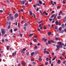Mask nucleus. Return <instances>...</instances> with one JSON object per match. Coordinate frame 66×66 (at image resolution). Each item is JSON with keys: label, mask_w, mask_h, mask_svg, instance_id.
Listing matches in <instances>:
<instances>
[{"label": "nucleus", "mask_w": 66, "mask_h": 66, "mask_svg": "<svg viewBox=\"0 0 66 66\" xmlns=\"http://www.w3.org/2000/svg\"><path fill=\"white\" fill-rule=\"evenodd\" d=\"M2 33V35H3L4 34H5V31L4 29H3L1 30Z\"/></svg>", "instance_id": "f257e3e1"}, {"label": "nucleus", "mask_w": 66, "mask_h": 66, "mask_svg": "<svg viewBox=\"0 0 66 66\" xmlns=\"http://www.w3.org/2000/svg\"><path fill=\"white\" fill-rule=\"evenodd\" d=\"M55 23L56 25H59V24L60 26H61V23L60 22H59L58 21H57L55 22Z\"/></svg>", "instance_id": "f03ea898"}, {"label": "nucleus", "mask_w": 66, "mask_h": 66, "mask_svg": "<svg viewBox=\"0 0 66 66\" xmlns=\"http://www.w3.org/2000/svg\"><path fill=\"white\" fill-rule=\"evenodd\" d=\"M60 46L59 45H56V46L57 47V49H56V50H59V49H60Z\"/></svg>", "instance_id": "7ed1b4c3"}, {"label": "nucleus", "mask_w": 66, "mask_h": 66, "mask_svg": "<svg viewBox=\"0 0 66 66\" xmlns=\"http://www.w3.org/2000/svg\"><path fill=\"white\" fill-rule=\"evenodd\" d=\"M20 2H21V4L22 5L24 4V3H25V2H26V0L22 1V2H21V1H20Z\"/></svg>", "instance_id": "20e7f679"}, {"label": "nucleus", "mask_w": 66, "mask_h": 66, "mask_svg": "<svg viewBox=\"0 0 66 66\" xmlns=\"http://www.w3.org/2000/svg\"><path fill=\"white\" fill-rule=\"evenodd\" d=\"M58 44L59 46H61V47L62 48V42H58Z\"/></svg>", "instance_id": "39448f33"}, {"label": "nucleus", "mask_w": 66, "mask_h": 66, "mask_svg": "<svg viewBox=\"0 0 66 66\" xmlns=\"http://www.w3.org/2000/svg\"><path fill=\"white\" fill-rule=\"evenodd\" d=\"M15 55H16V52H15L14 53H12V56H14Z\"/></svg>", "instance_id": "423d86ee"}, {"label": "nucleus", "mask_w": 66, "mask_h": 66, "mask_svg": "<svg viewBox=\"0 0 66 66\" xmlns=\"http://www.w3.org/2000/svg\"><path fill=\"white\" fill-rule=\"evenodd\" d=\"M14 17L15 18H17L18 17V14L17 13L15 14L14 15Z\"/></svg>", "instance_id": "0eeeda50"}, {"label": "nucleus", "mask_w": 66, "mask_h": 66, "mask_svg": "<svg viewBox=\"0 0 66 66\" xmlns=\"http://www.w3.org/2000/svg\"><path fill=\"white\" fill-rule=\"evenodd\" d=\"M10 19L11 20H13L14 19V17L13 16H11L10 17Z\"/></svg>", "instance_id": "6e6552de"}, {"label": "nucleus", "mask_w": 66, "mask_h": 66, "mask_svg": "<svg viewBox=\"0 0 66 66\" xmlns=\"http://www.w3.org/2000/svg\"><path fill=\"white\" fill-rule=\"evenodd\" d=\"M21 52L23 54H24V53H25V51H24L23 50H22L21 51Z\"/></svg>", "instance_id": "1a4fd4ad"}, {"label": "nucleus", "mask_w": 66, "mask_h": 66, "mask_svg": "<svg viewBox=\"0 0 66 66\" xmlns=\"http://www.w3.org/2000/svg\"><path fill=\"white\" fill-rule=\"evenodd\" d=\"M60 63H61V60H58L57 61V63L58 64H60Z\"/></svg>", "instance_id": "9d476101"}, {"label": "nucleus", "mask_w": 66, "mask_h": 66, "mask_svg": "<svg viewBox=\"0 0 66 66\" xmlns=\"http://www.w3.org/2000/svg\"><path fill=\"white\" fill-rule=\"evenodd\" d=\"M39 4H42L43 3H42V1H41L40 0H39Z\"/></svg>", "instance_id": "9b49d317"}, {"label": "nucleus", "mask_w": 66, "mask_h": 66, "mask_svg": "<svg viewBox=\"0 0 66 66\" xmlns=\"http://www.w3.org/2000/svg\"><path fill=\"white\" fill-rule=\"evenodd\" d=\"M22 65H26V63L25 62H23L22 63Z\"/></svg>", "instance_id": "f8f14e48"}, {"label": "nucleus", "mask_w": 66, "mask_h": 66, "mask_svg": "<svg viewBox=\"0 0 66 66\" xmlns=\"http://www.w3.org/2000/svg\"><path fill=\"white\" fill-rule=\"evenodd\" d=\"M57 18L58 19H61V16H57Z\"/></svg>", "instance_id": "ddd939ff"}, {"label": "nucleus", "mask_w": 66, "mask_h": 66, "mask_svg": "<svg viewBox=\"0 0 66 66\" xmlns=\"http://www.w3.org/2000/svg\"><path fill=\"white\" fill-rule=\"evenodd\" d=\"M62 13V11H60V12L59 13V15H61V14Z\"/></svg>", "instance_id": "4468645a"}, {"label": "nucleus", "mask_w": 66, "mask_h": 66, "mask_svg": "<svg viewBox=\"0 0 66 66\" xmlns=\"http://www.w3.org/2000/svg\"><path fill=\"white\" fill-rule=\"evenodd\" d=\"M56 56H55L52 59V61H54L56 59Z\"/></svg>", "instance_id": "2eb2a0df"}, {"label": "nucleus", "mask_w": 66, "mask_h": 66, "mask_svg": "<svg viewBox=\"0 0 66 66\" xmlns=\"http://www.w3.org/2000/svg\"><path fill=\"white\" fill-rule=\"evenodd\" d=\"M62 28H64L65 27V25H64V24H62Z\"/></svg>", "instance_id": "dca6fc26"}, {"label": "nucleus", "mask_w": 66, "mask_h": 66, "mask_svg": "<svg viewBox=\"0 0 66 66\" xmlns=\"http://www.w3.org/2000/svg\"><path fill=\"white\" fill-rule=\"evenodd\" d=\"M51 34V32H49L48 33V35L49 36Z\"/></svg>", "instance_id": "f3484780"}, {"label": "nucleus", "mask_w": 66, "mask_h": 66, "mask_svg": "<svg viewBox=\"0 0 66 66\" xmlns=\"http://www.w3.org/2000/svg\"><path fill=\"white\" fill-rule=\"evenodd\" d=\"M6 49H7V50H9V46H7Z\"/></svg>", "instance_id": "a211bd4d"}, {"label": "nucleus", "mask_w": 66, "mask_h": 66, "mask_svg": "<svg viewBox=\"0 0 66 66\" xmlns=\"http://www.w3.org/2000/svg\"><path fill=\"white\" fill-rule=\"evenodd\" d=\"M34 53H35L34 52H33L32 53H31V55L32 56H33L34 54Z\"/></svg>", "instance_id": "6ab92c4d"}, {"label": "nucleus", "mask_w": 66, "mask_h": 66, "mask_svg": "<svg viewBox=\"0 0 66 66\" xmlns=\"http://www.w3.org/2000/svg\"><path fill=\"white\" fill-rule=\"evenodd\" d=\"M39 61H40V62H41V61H42V59H41V58H39Z\"/></svg>", "instance_id": "aec40b11"}, {"label": "nucleus", "mask_w": 66, "mask_h": 66, "mask_svg": "<svg viewBox=\"0 0 66 66\" xmlns=\"http://www.w3.org/2000/svg\"><path fill=\"white\" fill-rule=\"evenodd\" d=\"M30 15L31 16H32V12H30Z\"/></svg>", "instance_id": "412c9836"}, {"label": "nucleus", "mask_w": 66, "mask_h": 66, "mask_svg": "<svg viewBox=\"0 0 66 66\" xmlns=\"http://www.w3.org/2000/svg\"><path fill=\"white\" fill-rule=\"evenodd\" d=\"M62 30V27H60L59 28V30L60 31H61Z\"/></svg>", "instance_id": "4be33fe9"}, {"label": "nucleus", "mask_w": 66, "mask_h": 66, "mask_svg": "<svg viewBox=\"0 0 66 66\" xmlns=\"http://www.w3.org/2000/svg\"><path fill=\"white\" fill-rule=\"evenodd\" d=\"M42 25H43V24H39V27L40 28V27H42Z\"/></svg>", "instance_id": "5701e85b"}, {"label": "nucleus", "mask_w": 66, "mask_h": 66, "mask_svg": "<svg viewBox=\"0 0 66 66\" xmlns=\"http://www.w3.org/2000/svg\"><path fill=\"white\" fill-rule=\"evenodd\" d=\"M34 42H36V41H37V40L36 39H34Z\"/></svg>", "instance_id": "b1692460"}, {"label": "nucleus", "mask_w": 66, "mask_h": 66, "mask_svg": "<svg viewBox=\"0 0 66 66\" xmlns=\"http://www.w3.org/2000/svg\"><path fill=\"white\" fill-rule=\"evenodd\" d=\"M33 36V34H31L29 35V36L30 37H31V36Z\"/></svg>", "instance_id": "393cba45"}, {"label": "nucleus", "mask_w": 66, "mask_h": 66, "mask_svg": "<svg viewBox=\"0 0 66 66\" xmlns=\"http://www.w3.org/2000/svg\"><path fill=\"white\" fill-rule=\"evenodd\" d=\"M38 53V52L37 51H36L35 52V53L36 54H37Z\"/></svg>", "instance_id": "a878e982"}, {"label": "nucleus", "mask_w": 66, "mask_h": 66, "mask_svg": "<svg viewBox=\"0 0 66 66\" xmlns=\"http://www.w3.org/2000/svg\"><path fill=\"white\" fill-rule=\"evenodd\" d=\"M48 44H51V42H50V40H48Z\"/></svg>", "instance_id": "bb28decb"}, {"label": "nucleus", "mask_w": 66, "mask_h": 66, "mask_svg": "<svg viewBox=\"0 0 66 66\" xmlns=\"http://www.w3.org/2000/svg\"><path fill=\"white\" fill-rule=\"evenodd\" d=\"M17 30V29L16 28V29H14V31H15V32H16V31Z\"/></svg>", "instance_id": "cd10ccee"}, {"label": "nucleus", "mask_w": 66, "mask_h": 66, "mask_svg": "<svg viewBox=\"0 0 66 66\" xmlns=\"http://www.w3.org/2000/svg\"><path fill=\"white\" fill-rule=\"evenodd\" d=\"M22 50H23V51H26V49L25 48H24Z\"/></svg>", "instance_id": "c85d7f7f"}, {"label": "nucleus", "mask_w": 66, "mask_h": 66, "mask_svg": "<svg viewBox=\"0 0 66 66\" xmlns=\"http://www.w3.org/2000/svg\"><path fill=\"white\" fill-rule=\"evenodd\" d=\"M55 39L56 40H57L58 39H59V38H58V37H56L55 38Z\"/></svg>", "instance_id": "c756f323"}, {"label": "nucleus", "mask_w": 66, "mask_h": 66, "mask_svg": "<svg viewBox=\"0 0 66 66\" xmlns=\"http://www.w3.org/2000/svg\"><path fill=\"white\" fill-rule=\"evenodd\" d=\"M27 25H28V24L27 23H25L24 24V26H27Z\"/></svg>", "instance_id": "7c9ffc66"}, {"label": "nucleus", "mask_w": 66, "mask_h": 66, "mask_svg": "<svg viewBox=\"0 0 66 66\" xmlns=\"http://www.w3.org/2000/svg\"><path fill=\"white\" fill-rule=\"evenodd\" d=\"M61 33H63L64 32V30H62L61 31Z\"/></svg>", "instance_id": "2f4dec72"}, {"label": "nucleus", "mask_w": 66, "mask_h": 66, "mask_svg": "<svg viewBox=\"0 0 66 66\" xmlns=\"http://www.w3.org/2000/svg\"><path fill=\"white\" fill-rule=\"evenodd\" d=\"M47 51H44L43 53H46Z\"/></svg>", "instance_id": "473e14b6"}, {"label": "nucleus", "mask_w": 66, "mask_h": 66, "mask_svg": "<svg viewBox=\"0 0 66 66\" xmlns=\"http://www.w3.org/2000/svg\"><path fill=\"white\" fill-rule=\"evenodd\" d=\"M34 48L35 49H37V46H36Z\"/></svg>", "instance_id": "72a5a7b5"}, {"label": "nucleus", "mask_w": 66, "mask_h": 66, "mask_svg": "<svg viewBox=\"0 0 66 66\" xmlns=\"http://www.w3.org/2000/svg\"><path fill=\"white\" fill-rule=\"evenodd\" d=\"M2 43H4V40L2 39Z\"/></svg>", "instance_id": "f704fd0d"}, {"label": "nucleus", "mask_w": 66, "mask_h": 66, "mask_svg": "<svg viewBox=\"0 0 66 66\" xmlns=\"http://www.w3.org/2000/svg\"><path fill=\"white\" fill-rule=\"evenodd\" d=\"M20 35L21 37H22V34H20Z\"/></svg>", "instance_id": "c9c22d12"}, {"label": "nucleus", "mask_w": 66, "mask_h": 66, "mask_svg": "<svg viewBox=\"0 0 66 66\" xmlns=\"http://www.w3.org/2000/svg\"><path fill=\"white\" fill-rule=\"evenodd\" d=\"M60 59L62 60H63V58L62 57H60Z\"/></svg>", "instance_id": "e433bc0d"}, {"label": "nucleus", "mask_w": 66, "mask_h": 66, "mask_svg": "<svg viewBox=\"0 0 66 66\" xmlns=\"http://www.w3.org/2000/svg\"><path fill=\"white\" fill-rule=\"evenodd\" d=\"M66 60H64V61L63 62V64H65V63H66Z\"/></svg>", "instance_id": "4c0bfd02"}, {"label": "nucleus", "mask_w": 66, "mask_h": 66, "mask_svg": "<svg viewBox=\"0 0 66 66\" xmlns=\"http://www.w3.org/2000/svg\"><path fill=\"white\" fill-rule=\"evenodd\" d=\"M54 14H53L51 16V18H52L54 16Z\"/></svg>", "instance_id": "58836bf2"}, {"label": "nucleus", "mask_w": 66, "mask_h": 66, "mask_svg": "<svg viewBox=\"0 0 66 66\" xmlns=\"http://www.w3.org/2000/svg\"><path fill=\"white\" fill-rule=\"evenodd\" d=\"M49 60V59H48V58L47 57L46 58V61H48Z\"/></svg>", "instance_id": "ea45409f"}, {"label": "nucleus", "mask_w": 66, "mask_h": 66, "mask_svg": "<svg viewBox=\"0 0 66 66\" xmlns=\"http://www.w3.org/2000/svg\"><path fill=\"white\" fill-rule=\"evenodd\" d=\"M10 32H11V33H12V32H13V30H12V29H11Z\"/></svg>", "instance_id": "a19ab883"}, {"label": "nucleus", "mask_w": 66, "mask_h": 66, "mask_svg": "<svg viewBox=\"0 0 66 66\" xmlns=\"http://www.w3.org/2000/svg\"><path fill=\"white\" fill-rule=\"evenodd\" d=\"M58 28L57 27V26H56L55 28V29H56H56H57Z\"/></svg>", "instance_id": "79ce46f5"}, {"label": "nucleus", "mask_w": 66, "mask_h": 66, "mask_svg": "<svg viewBox=\"0 0 66 66\" xmlns=\"http://www.w3.org/2000/svg\"><path fill=\"white\" fill-rule=\"evenodd\" d=\"M45 64L46 65H48V62H45Z\"/></svg>", "instance_id": "37998d69"}, {"label": "nucleus", "mask_w": 66, "mask_h": 66, "mask_svg": "<svg viewBox=\"0 0 66 66\" xmlns=\"http://www.w3.org/2000/svg\"><path fill=\"white\" fill-rule=\"evenodd\" d=\"M39 11H40V13H41V15H43V13H42V11H40V10H39Z\"/></svg>", "instance_id": "c03bdc74"}, {"label": "nucleus", "mask_w": 66, "mask_h": 66, "mask_svg": "<svg viewBox=\"0 0 66 66\" xmlns=\"http://www.w3.org/2000/svg\"><path fill=\"white\" fill-rule=\"evenodd\" d=\"M46 53L47 54H49V52H48V51H47Z\"/></svg>", "instance_id": "a18cd8bd"}, {"label": "nucleus", "mask_w": 66, "mask_h": 66, "mask_svg": "<svg viewBox=\"0 0 66 66\" xmlns=\"http://www.w3.org/2000/svg\"><path fill=\"white\" fill-rule=\"evenodd\" d=\"M38 10H39V8H38L37 9L36 11H38Z\"/></svg>", "instance_id": "49530a36"}, {"label": "nucleus", "mask_w": 66, "mask_h": 66, "mask_svg": "<svg viewBox=\"0 0 66 66\" xmlns=\"http://www.w3.org/2000/svg\"><path fill=\"white\" fill-rule=\"evenodd\" d=\"M54 13V11H53L52 12V14H53Z\"/></svg>", "instance_id": "de8ad7c7"}, {"label": "nucleus", "mask_w": 66, "mask_h": 66, "mask_svg": "<svg viewBox=\"0 0 66 66\" xmlns=\"http://www.w3.org/2000/svg\"><path fill=\"white\" fill-rule=\"evenodd\" d=\"M42 22V21H40V22H39L38 23V24H39L40 23H41V22Z\"/></svg>", "instance_id": "09e8293b"}, {"label": "nucleus", "mask_w": 66, "mask_h": 66, "mask_svg": "<svg viewBox=\"0 0 66 66\" xmlns=\"http://www.w3.org/2000/svg\"><path fill=\"white\" fill-rule=\"evenodd\" d=\"M24 29L25 30H26V27H24Z\"/></svg>", "instance_id": "8fccbe9b"}, {"label": "nucleus", "mask_w": 66, "mask_h": 66, "mask_svg": "<svg viewBox=\"0 0 66 66\" xmlns=\"http://www.w3.org/2000/svg\"><path fill=\"white\" fill-rule=\"evenodd\" d=\"M65 53H63L62 54V55H65Z\"/></svg>", "instance_id": "3c124183"}, {"label": "nucleus", "mask_w": 66, "mask_h": 66, "mask_svg": "<svg viewBox=\"0 0 66 66\" xmlns=\"http://www.w3.org/2000/svg\"><path fill=\"white\" fill-rule=\"evenodd\" d=\"M11 28V26H9L8 27V29H10Z\"/></svg>", "instance_id": "603ef678"}, {"label": "nucleus", "mask_w": 66, "mask_h": 66, "mask_svg": "<svg viewBox=\"0 0 66 66\" xmlns=\"http://www.w3.org/2000/svg\"><path fill=\"white\" fill-rule=\"evenodd\" d=\"M44 29H47V28L46 27V26H44Z\"/></svg>", "instance_id": "864d4df0"}, {"label": "nucleus", "mask_w": 66, "mask_h": 66, "mask_svg": "<svg viewBox=\"0 0 66 66\" xmlns=\"http://www.w3.org/2000/svg\"><path fill=\"white\" fill-rule=\"evenodd\" d=\"M40 29L42 30L43 29V27L42 26L41 27H40Z\"/></svg>", "instance_id": "5fc2aeb1"}, {"label": "nucleus", "mask_w": 66, "mask_h": 66, "mask_svg": "<svg viewBox=\"0 0 66 66\" xmlns=\"http://www.w3.org/2000/svg\"><path fill=\"white\" fill-rule=\"evenodd\" d=\"M63 4H65V3H65V1H63Z\"/></svg>", "instance_id": "6e6d98bb"}, {"label": "nucleus", "mask_w": 66, "mask_h": 66, "mask_svg": "<svg viewBox=\"0 0 66 66\" xmlns=\"http://www.w3.org/2000/svg\"><path fill=\"white\" fill-rule=\"evenodd\" d=\"M44 41L45 42H46V41H47V39H44Z\"/></svg>", "instance_id": "4d7b16f0"}, {"label": "nucleus", "mask_w": 66, "mask_h": 66, "mask_svg": "<svg viewBox=\"0 0 66 66\" xmlns=\"http://www.w3.org/2000/svg\"><path fill=\"white\" fill-rule=\"evenodd\" d=\"M49 20L50 21H52V19H51L50 18H49Z\"/></svg>", "instance_id": "13d9d810"}, {"label": "nucleus", "mask_w": 66, "mask_h": 66, "mask_svg": "<svg viewBox=\"0 0 66 66\" xmlns=\"http://www.w3.org/2000/svg\"><path fill=\"white\" fill-rule=\"evenodd\" d=\"M63 22H66V20H63Z\"/></svg>", "instance_id": "bf43d9fd"}, {"label": "nucleus", "mask_w": 66, "mask_h": 66, "mask_svg": "<svg viewBox=\"0 0 66 66\" xmlns=\"http://www.w3.org/2000/svg\"><path fill=\"white\" fill-rule=\"evenodd\" d=\"M52 55H54V53H52Z\"/></svg>", "instance_id": "052dcab7"}, {"label": "nucleus", "mask_w": 66, "mask_h": 66, "mask_svg": "<svg viewBox=\"0 0 66 66\" xmlns=\"http://www.w3.org/2000/svg\"><path fill=\"white\" fill-rule=\"evenodd\" d=\"M6 2H7V3H9V0H7Z\"/></svg>", "instance_id": "680f3d73"}, {"label": "nucleus", "mask_w": 66, "mask_h": 66, "mask_svg": "<svg viewBox=\"0 0 66 66\" xmlns=\"http://www.w3.org/2000/svg\"><path fill=\"white\" fill-rule=\"evenodd\" d=\"M38 31H40V29H39V28H38Z\"/></svg>", "instance_id": "e2e57ef3"}, {"label": "nucleus", "mask_w": 66, "mask_h": 66, "mask_svg": "<svg viewBox=\"0 0 66 66\" xmlns=\"http://www.w3.org/2000/svg\"><path fill=\"white\" fill-rule=\"evenodd\" d=\"M33 6L34 7H36V5H33Z\"/></svg>", "instance_id": "0e129e2a"}, {"label": "nucleus", "mask_w": 66, "mask_h": 66, "mask_svg": "<svg viewBox=\"0 0 66 66\" xmlns=\"http://www.w3.org/2000/svg\"><path fill=\"white\" fill-rule=\"evenodd\" d=\"M46 12L44 11L43 12V14H46Z\"/></svg>", "instance_id": "69168bd1"}, {"label": "nucleus", "mask_w": 66, "mask_h": 66, "mask_svg": "<svg viewBox=\"0 0 66 66\" xmlns=\"http://www.w3.org/2000/svg\"><path fill=\"white\" fill-rule=\"evenodd\" d=\"M31 61H34V60H33V59H31Z\"/></svg>", "instance_id": "338daca9"}, {"label": "nucleus", "mask_w": 66, "mask_h": 66, "mask_svg": "<svg viewBox=\"0 0 66 66\" xmlns=\"http://www.w3.org/2000/svg\"><path fill=\"white\" fill-rule=\"evenodd\" d=\"M51 66H53V63H51Z\"/></svg>", "instance_id": "774afa93"}]
</instances>
